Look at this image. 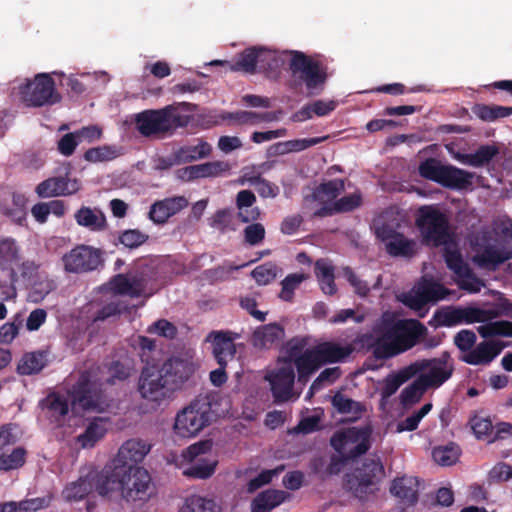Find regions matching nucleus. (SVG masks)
<instances>
[{
    "mask_svg": "<svg viewBox=\"0 0 512 512\" xmlns=\"http://www.w3.org/2000/svg\"><path fill=\"white\" fill-rule=\"evenodd\" d=\"M155 486L143 467L123 469L122 498L127 502H146L155 494Z\"/></svg>",
    "mask_w": 512,
    "mask_h": 512,
    "instance_id": "f8f14e48",
    "label": "nucleus"
},
{
    "mask_svg": "<svg viewBox=\"0 0 512 512\" xmlns=\"http://www.w3.org/2000/svg\"><path fill=\"white\" fill-rule=\"evenodd\" d=\"M413 377L419 375L429 388H439L448 381L455 370L454 361L449 352L439 357L421 359L409 364Z\"/></svg>",
    "mask_w": 512,
    "mask_h": 512,
    "instance_id": "6e6552de",
    "label": "nucleus"
},
{
    "mask_svg": "<svg viewBox=\"0 0 512 512\" xmlns=\"http://www.w3.org/2000/svg\"><path fill=\"white\" fill-rule=\"evenodd\" d=\"M107 433V421L97 417L90 421L85 430L76 437V442L83 449L92 448Z\"/></svg>",
    "mask_w": 512,
    "mask_h": 512,
    "instance_id": "c756f323",
    "label": "nucleus"
},
{
    "mask_svg": "<svg viewBox=\"0 0 512 512\" xmlns=\"http://www.w3.org/2000/svg\"><path fill=\"white\" fill-rule=\"evenodd\" d=\"M0 296L4 300L16 296L15 284L18 280L16 269H0Z\"/></svg>",
    "mask_w": 512,
    "mask_h": 512,
    "instance_id": "5fc2aeb1",
    "label": "nucleus"
},
{
    "mask_svg": "<svg viewBox=\"0 0 512 512\" xmlns=\"http://www.w3.org/2000/svg\"><path fill=\"white\" fill-rule=\"evenodd\" d=\"M290 498L291 494L287 491L268 489L253 500L251 512H271Z\"/></svg>",
    "mask_w": 512,
    "mask_h": 512,
    "instance_id": "bb28decb",
    "label": "nucleus"
},
{
    "mask_svg": "<svg viewBox=\"0 0 512 512\" xmlns=\"http://www.w3.org/2000/svg\"><path fill=\"white\" fill-rule=\"evenodd\" d=\"M499 154V149L495 145H481L474 153L464 154L461 161L464 164L473 167H483L489 164L492 159Z\"/></svg>",
    "mask_w": 512,
    "mask_h": 512,
    "instance_id": "79ce46f5",
    "label": "nucleus"
},
{
    "mask_svg": "<svg viewBox=\"0 0 512 512\" xmlns=\"http://www.w3.org/2000/svg\"><path fill=\"white\" fill-rule=\"evenodd\" d=\"M27 451L23 447H17L10 454L0 455V470L10 471L21 468L26 462Z\"/></svg>",
    "mask_w": 512,
    "mask_h": 512,
    "instance_id": "864d4df0",
    "label": "nucleus"
},
{
    "mask_svg": "<svg viewBox=\"0 0 512 512\" xmlns=\"http://www.w3.org/2000/svg\"><path fill=\"white\" fill-rule=\"evenodd\" d=\"M48 352L43 350L25 353L17 365V373L24 376L42 371L48 363Z\"/></svg>",
    "mask_w": 512,
    "mask_h": 512,
    "instance_id": "f704fd0d",
    "label": "nucleus"
},
{
    "mask_svg": "<svg viewBox=\"0 0 512 512\" xmlns=\"http://www.w3.org/2000/svg\"><path fill=\"white\" fill-rule=\"evenodd\" d=\"M429 389L423 379L418 376L411 384L400 393V402L404 406L418 402L422 395Z\"/></svg>",
    "mask_w": 512,
    "mask_h": 512,
    "instance_id": "3c124183",
    "label": "nucleus"
},
{
    "mask_svg": "<svg viewBox=\"0 0 512 512\" xmlns=\"http://www.w3.org/2000/svg\"><path fill=\"white\" fill-rule=\"evenodd\" d=\"M416 225L426 245L440 247L452 241L448 216L433 205L418 209Z\"/></svg>",
    "mask_w": 512,
    "mask_h": 512,
    "instance_id": "20e7f679",
    "label": "nucleus"
},
{
    "mask_svg": "<svg viewBox=\"0 0 512 512\" xmlns=\"http://www.w3.org/2000/svg\"><path fill=\"white\" fill-rule=\"evenodd\" d=\"M259 72L268 77H276L286 63L293 76L305 84L310 94L322 90L327 80L326 69L319 61L313 60L301 51H276L266 48L260 50Z\"/></svg>",
    "mask_w": 512,
    "mask_h": 512,
    "instance_id": "f03ea898",
    "label": "nucleus"
},
{
    "mask_svg": "<svg viewBox=\"0 0 512 512\" xmlns=\"http://www.w3.org/2000/svg\"><path fill=\"white\" fill-rule=\"evenodd\" d=\"M211 151L209 143L200 141L197 145L180 147L174 152V160L177 164L189 163L209 156Z\"/></svg>",
    "mask_w": 512,
    "mask_h": 512,
    "instance_id": "4c0bfd02",
    "label": "nucleus"
},
{
    "mask_svg": "<svg viewBox=\"0 0 512 512\" xmlns=\"http://www.w3.org/2000/svg\"><path fill=\"white\" fill-rule=\"evenodd\" d=\"M419 486L420 481L417 477L405 475L397 477L391 482L389 492L397 499L399 507L404 510L418 502Z\"/></svg>",
    "mask_w": 512,
    "mask_h": 512,
    "instance_id": "f3484780",
    "label": "nucleus"
},
{
    "mask_svg": "<svg viewBox=\"0 0 512 512\" xmlns=\"http://www.w3.org/2000/svg\"><path fill=\"white\" fill-rule=\"evenodd\" d=\"M74 218L79 226L91 232H103L108 227L106 216L99 208L82 206L75 212Z\"/></svg>",
    "mask_w": 512,
    "mask_h": 512,
    "instance_id": "393cba45",
    "label": "nucleus"
},
{
    "mask_svg": "<svg viewBox=\"0 0 512 512\" xmlns=\"http://www.w3.org/2000/svg\"><path fill=\"white\" fill-rule=\"evenodd\" d=\"M443 246V257L447 267L453 271L456 276L463 271H467L469 266L464 262L460 251L457 248H452L449 244Z\"/></svg>",
    "mask_w": 512,
    "mask_h": 512,
    "instance_id": "6e6d98bb",
    "label": "nucleus"
},
{
    "mask_svg": "<svg viewBox=\"0 0 512 512\" xmlns=\"http://www.w3.org/2000/svg\"><path fill=\"white\" fill-rule=\"evenodd\" d=\"M385 249L392 257L411 258L416 254L417 243L415 240L408 239L400 233L396 235V238L386 244Z\"/></svg>",
    "mask_w": 512,
    "mask_h": 512,
    "instance_id": "ea45409f",
    "label": "nucleus"
},
{
    "mask_svg": "<svg viewBox=\"0 0 512 512\" xmlns=\"http://www.w3.org/2000/svg\"><path fill=\"white\" fill-rule=\"evenodd\" d=\"M285 336L284 328L277 323H270L254 331L252 341L258 348L269 349Z\"/></svg>",
    "mask_w": 512,
    "mask_h": 512,
    "instance_id": "c85d7f7f",
    "label": "nucleus"
},
{
    "mask_svg": "<svg viewBox=\"0 0 512 512\" xmlns=\"http://www.w3.org/2000/svg\"><path fill=\"white\" fill-rule=\"evenodd\" d=\"M460 454V447L453 442L444 446L435 447L432 451L434 461L441 466H451L455 464Z\"/></svg>",
    "mask_w": 512,
    "mask_h": 512,
    "instance_id": "09e8293b",
    "label": "nucleus"
},
{
    "mask_svg": "<svg viewBox=\"0 0 512 512\" xmlns=\"http://www.w3.org/2000/svg\"><path fill=\"white\" fill-rule=\"evenodd\" d=\"M427 327L417 319H397L384 323L382 335L365 333L358 337L377 360H385L411 350L427 337Z\"/></svg>",
    "mask_w": 512,
    "mask_h": 512,
    "instance_id": "f257e3e1",
    "label": "nucleus"
},
{
    "mask_svg": "<svg viewBox=\"0 0 512 512\" xmlns=\"http://www.w3.org/2000/svg\"><path fill=\"white\" fill-rule=\"evenodd\" d=\"M93 488V472H90L86 476H81L76 481L68 483L62 491V497L68 502H78L83 500Z\"/></svg>",
    "mask_w": 512,
    "mask_h": 512,
    "instance_id": "2f4dec72",
    "label": "nucleus"
},
{
    "mask_svg": "<svg viewBox=\"0 0 512 512\" xmlns=\"http://www.w3.org/2000/svg\"><path fill=\"white\" fill-rule=\"evenodd\" d=\"M261 47L247 48L239 54V58L235 63L229 61L215 60L211 65H228L231 71H242L248 74H254L259 71V60Z\"/></svg>",
    "mask_w": 512,
    "mask_h": 512,
    "instance_id": "a878e982",
    "label": "nucleus"
},
{
    "mask_svg": "<svg viewBox=\"0 0 512 512\" xmlns=\"http://www.w3.org/2000/svg\"><path fill=\"white\" fill-rule=\"evenodd\" d=\"M216 466L217 461H207L201 458L186 468L183 474L190 478L207 479L214 474Z\"/></svg>",
    "mask_w": 512,
    "mask_h": 512,
    "instance_id": "603ef678",
    "label": "nucleus"
},
{
    "mask_svg": "<svg viewBox=\"0 0 512 512\" xmlns=\"http://www.w3.org/2000/svg\"><path fill=\"white\" fill-rule=\"evenodd\" d=\"M313 350L321 365L340 362L348 357L352 352V349L349 346H341L334 342L320 343L313 347Z\"/></svg>",
    "mask_w": 512,
    "mask_h": 512,
    "instance_id": "7c9ffc66",
    "label": "nucleus"
},
{
    "mask_svg": "<svg viewBox=\"0 0 512 512\" xmlns=\"http://www.w3.org/2000/svg\"><path fill=\"white\" fill-rule=\"evenodd\" d=\"M172 392L189 384L198 368L189 352L172 355L159 367Z\"/></svg>",
    "mask_w": 512,
    "mask_h": 512,
    "instance_id": "9b49d317",
    "label": "nucleus"
},
{
    "mask_svg": "<svg viewBox=\"0 0 512 512\" xmlns=\"http://www.w3.org/2000/svg\"><path fill=\"white\" fill-rule=\"evenodd\" d=\"M457 278L459 288L470 293H478L484 286L483 281L473 273L470 267L467 268V271H463L457 275Z\"/></svg>",
    "mask_w": 512,
    "mask_h": 512,
    "instance_id": "e2e57ef3",
    "label": "nucleus"
},
{
    "mask_svg": "<svg viewBox=\"0 0 512 512\" xmlns=\"http://www.w3.org/2000/svg\"><path fill=\"white\" fill-rule=\"evenodd\" d=\"M22 261L21 248L12 237H0V269H16Z\"/></svg>",
    "mask_w": 512,
    "mask_h": 512,
    "instance_id": "cd10ccee",
    "label": "nucleus"
},
{
    "mask_svg": "<svg viewBox=\"0 0 512 512\" xmlns=\"http://www.w3.org/2000/svg\"><path fill=\"white\" fill-rule=\"evenodd\" d=\"M211 419L210 400L206 396H199L177 413L174 431L183 438L195 437L210 424Z\"/></svg>",
    "mask_w": 512,
    "mask_h": 512,
    "instance_id": "39448f33",
    "label": "nucleus"
},
{
    "mask_svg": "<svg viewBox=\"0 0 512 512\" xmlns=\"http://www.w3.org/2000/svg\"><path fill=\"white\" fill-rule=\"evenodd\" d=\"M132 366L128 361L115 360L108 366L109 384H115L117 381H125L131 375Z\"/></svg>",
    "mask_w": 512,
    "mask_h": 512,
    "instance_id": "680f3d73",
    "label": "nucleus"
},
{
    "mask_svg": "<svg viewBox=\"0 0 512 512\" xmlns=\"http://www.w3.org/2000/svg\"><path fill=\"white\" fill-rule=\"evenodd\" d=\"M187 206L188 201L184 196L165 198L151 205L149 218L156 224H163Z\"/></svg>",
    "mask_w": 512,
    "mask_h": 512,
    "instance_id": "5701e85b",
    "label": "nucleus"
},
{
    "mask_svg": "<svg viewBox=\"0 0 512 512\" xmlns=\"http://www.w3.org/2000/svg\"><path fill=\"white\" fill-rule=\"evenodd\" d=\"M463 323H484L489 320H493V316L497 314L488 312V309H482L478 307H462Z\"/></svg>",
    "mask_w": 512,
    "mask_h": 512,
    "instance_id": "0e129e2a",
    "label": "nucleus"
},
{
    "mask_svg": "<svg viewBox=\"0 0 512 512\" xmlns=\"http://www.w3.org/2000/svg\"><path fill=\"white\" fill-rule=\"evenodd\" d=\"M149 236L138 229H127L118 236V243L129 249H136L147 242Z\"/></svg>",
    "mask_w": 512,
    "mask_h": 512,
    "instance_id": "052dcab7",
    "label": "nucleus"
},
{
    "mask_svg": "<svg viewBox=\"0 0 512 512\" xmlns=\"http://www.w3.org/2000/svg\"><path fill=\"white\" fill-rule=\"evenodd\" d=\"M385 468L380 458H366L343 477V489L360 502H367L380 491Z\"/></svg>",
    "mask_w": 512,
    "mask_h": 512,
    "instance_id": "7ed1b4c3",
    "label": "nucleus"
},
{
    "mask_svg": "<svg viewBox=\"0 0 512 512\" xmlns=\"http://www.w3.org/2000/svg\"><path fill=\"white\" fill-rule=\"evenodd\" d=\"M61 261L67 273H88L96 270L101 264V251L92 246L80 244L66 252Z\"/></svg>",
    "mask_w": 512,
    "mask_h": 512,
    "instance_id": "4468645a",
    "label": "nucleus"
},
{
    "mask_svg": "<svg viewBox=\"0 0 512 512\" xmlns=\"http://www.w3.org/2000/svg\"><path fill=\"white\" fill-rule=\"evenodd\" d=\"M122 154L121 148L117 145L104 144L87 149L83 154V159L88 163L109 162Z\"/></svg>",
    "mask_w": 512,
    "mask_h": 512,
    "instance_id": "a19ab883",
    "label": "nucleus"
},
{
    "mask_svg": "<svg viewBox=\"0 0 512 512\" xmlns=\"http://www.w3.org/2000/svg\"><path fill=\"white\" fill-rule=\"evenodd\" d=\"M76 180L71 181L66 177H50L40 182L35 189L40 198H51L57 196H67L78 191Z\"/></svg>",
    "mask_w": 512,
    "mask_h": 512,
    "instance_id": "4be33fe9",
    "label": "nucleus"
},
{
    "mask_svg": "<svg viewBox=\"0 0 512 512\" xmlns=\"http://www.w3.org/2000/svg\"><path fill=\"white\" fill-rule=\"evenodd\" d=\"M211 336H213V355L217 363L219 366L227 365L228 360L233 359L236 353L232 338L224 332H214Z\"/></svg>",
    "mask_w": 512,
    "mask_h": 512,
    "instance_id": "473e14b6",
    "label": "nucleus"
},
{
    "mask_svg": "<svg viewBox=\"0 0 512 512\" xmlns=\"http://www.w3.org/2000/svg\"><path fill=\"white\" fill-rule=\"evenodd\" d=\"M416 287L421 292L427 303H435L443 300L449 294V290L443 284L432 278L428 279L423 277Z\"/></svg>",
    "mask_w": 512,
    "mask_h": 512,
    "instance_id": "37998d69",
    "label": "nucleus"
},
{
    "mask_svg": "<svg viewBox=\"0 0 512 512\" xmlns=\"http://www.w3.org/2000/svg\"><path fill=\"white\" fill-rule=\"evenodd\" d=\"M55 288L56 284L51 279L38 280L34 282L29 297L33 302H40Z\"/></svg>",
    "mask_w": 512,
    "mask_h": 512,
    "instance_id": "774afa93",
    "label": "nucleus"
},
{
    "mask_svg": "<svg viewBox=\"0 0 512 512\" xmlns=\"http://www.w3.org/2000/svg\"><path fill=\"white\" fill-rule=\"evenodd\" d=\"M270 384L274 402L284 403L291 399L295 381V371L291 362L284 361V364L272 370L265 376Z\"/></svg>",
    "mask_w": 512,
    "mask_h": 512,
    "instance_id": "2eb2a0df",
    "label": "nucleus"
},
{
    "mask_svg": "<svg viewBox=\"0 0 512 512\" xmlns=\"http://www.w3.org/2000/svg\"><path fill=\"white\" fill-rule=\"evenodd\" d=\"M149 451L150 447L142 440H127L119 448L114 464L118 467H123V469L138 467L137 464L144 459Z\"/></svg>",
    "mask_w": 512,
    "mask_h": 512,
    "instance_id": "aec40b11",
    "label": "nucleus"
},
{
    "mask_svg": "<svg viewBox=\"0 0 512 512\" xmlns=\"http://www.w3.org/2000/svg\"><path fill=\"white\" fill-rule=\"evenodd\" d=\"M72 410L103 412L109 407V399L103 384L91 380L86 373L81 374L77 383L70 391Z\"/></svg>",
    "mask_w": 512,
    "mask_h": 512,
    "instance_id": "423d86ee",
    "label": "nucleus"
},
{
    "mask_svg": "<svg viewBox=\"0 0 512 512\" xmlns=\"http://www.w3.org/2000/svg\"><path fill=\"white\" fill-rule=\"evenodd\" d=\"M251 274L259 285H267L276 279L277 266L267 262L254 268Z\"/></svg>",
    "mask_w": 512,
    "mask_h": 512,
    "instance_id": "338daca9",
    "label": "nucleus"
},
{
    "mask_svg": "<svg viewBox=\"0 0 512 512\" xmlns=\"http://www.w3.org/2000/svg\"><path fill=\"white\" fill-rule=\"evenodd\" d=\"M166 111L164 107L158 110H145L138 113L135 117V124L140 134L145 137L168 135L169 126Z\"/></svg>",
    "mask_w": 512,
    "mask_h": 512,
    "instance_id": "dca6fc26",
    "label": "nucleus"
},
{
    "mask_svg": "<svg viewBox=\"0 0 512 512\" xmlns=\"http://www.w3.org/2000/svg\"><path fill=\"white\" fill-rule=\"evenodd\" d=\"M19 93L22 101L31 107L54 105L61 100L55 82L48 73H39L33 80H28L20 86Z\"/></svg>",
    "mask_w": 512,
    "mask_h": 512,
    "instance_id": "9d476101",
    "label": "nucleus"
},
{
    "mask_svg": "<svg viewBox=\"0 0 512 512\" xmlns=\"http://www.w3.org/2000/svg\"><path fill=\"white\" fill-rule=\"evenodd\" d=\"M342 274L348 283L352 286L354 293L361 298L367 297L371 289H378L381 285L380 275L377 277L376 282L370 286L366 280L361 279L349 266L342 268Z\"/></svg>",
    "mask_w": 512,
    "mask_h": 512,
    "instance_id": "c03bdc74",
    "label": "nucleus"
},
{
    "mask_svg": "<svg viewBox=\"0 0 512 512\" xmlns=\"http://www.w3.org/2000/svg\"><path fill=\"white\" fill-rule=\"evenodd\" d=\"M179 512H220L214 500L199 495L188 497Z\"/></svg>",
    "mask_w": 512,
    "mask_h": 512,
    "instance_id": "8fccbe9b",
    "label": "nucleus"
},
{
    "mask_svg": "<svg viewBox=\"0 0 512 512\" xmlns=\"http://www.w3.org/2000/svg\"><path fill=\"white\" fill-rule=\"evenodd\" d=\"M345 189L343 179H333L320 184L313 192L312 199L318 202L336 199Z\"/></svg>",
    "mask_w": 512,
    "mask_h": 512,
    "instance_id": "49530a36",
    "label": "nucleus"
},
{
    "mask_svg": "<svg viewBox=\"0 0 512 512\" xmlns=\"http://www.w3.org/2000/svg\"><path fill=\"white\" fill-rule=\"evenodd\" d=\"M327 137H313V138H304V139H295L289 140L286 142L278 143V147L283 148L281 153H289V152H299L303 151L307 148L315 146L317 144L325 141Z\"/></svg>",
    "mask_w": 512,
    "mask_h": 512,
    "instance_id": "bf43d9fd",
    "label": "nucleus"
},
{
    "mask_svg": "<svg viewBox=\"0 0 512 512\" xmlns=\"http://www.w3.org/2000/svg\"><path fill=\"white\" fill-rule=\"evenodd\" d=\"M477 332L484 339L493 337H512V322L508 320L487 321L477 327Z\"/></svg>",
    "mask_w": 512,
    "mask_h": 512,
    "instance_id": "a18cd8bd",
    "label": "nucleus"
},
{
    "mask_svg": "<svg viewBox=\"0 0 512 512\" xmlns=\"http://www.w3.org/2000/svg\"><path fill=\"white\" fill-rule=\"evenodd\" d=\"M473 112L479 119L487 122H493L497 119L509 117L512 115V107H505L494 104H477L475 105Z\"/></svg>",
    "mask_w": 512,
    "mask_h": 512,
    "instance_id": "de8ad7c7",
    "label": "nucleus"
},
{
    "mask_svg": "<svg viewBox=\"0 0 512 512\" xmlns=\"http://www.w3.org/2000/svg\"><path fill=\"white\" fill-rule=\"evenodd\" d=\"M27 199L23 194L13 192L10 201H0V213L10 218L13 222L21 224L26 218Z\"/></svg>",
    "mask_w": 512,
    "mask_h": 512,
    "instance_id": "c9c22d12",
    "label": "nucleus"
},
{
    "mask_svg": "<svg viewBox=\"0 0 512 512\" xmlns=\"http://www.w3.org/2000/svg\"><path fill=\"white\" fill-rule=\"evenodd\" d=\"M505 348V345L500 341L485 340L460 356V360L466 364L473 366H486L489 365Z\"/></svg>",
    "mask_w": 512,
    "mask_h": 512,
    "instance_id": "6ab92c4d",
    "label": "nucleus"
},
{
    "mask_svg": "<svg viewBox=\"0 0 512 512\" xmlns=\"http://www.w3.org/2000/svg\"><path fill=\"white\" fill-rule=\"evenodd\" d=\"M229 169V164L224 161L206 162L181 169L180 177L185 181H192L198 178L217 177Z\"/></svg>",
    "mask_w": 512,
    "mask_h": 512,
    "instance_id": "b1692460",
    "label": "nucleus"
},
{
    "mask_svg": "<svg viewBox=\"0 0 512 512\" xmlns=\"http://www.w3.org/2000/svg\"><path fill=\"white\" fill-rule=\"evenodd\" d=\"M476 254L473 257L474 263L480 268L495 271L500 265L512 258V249L493 244H477Z\"/></svg>",
    "mask_w": 512,
    "mask_h": 512,
    "instance_id": "a211bd4d",
    "label": "nucleus"
},
{
    "mask_svg": "<svg viewBox=\"0 0 512 512\" xmlns=\"http://www.w3.org/2000/svg\"><path fill=\"white\" fill-rule=\"evenodd\" d=\"M306 278L307 276L303 273L287 275L281 282L282 289L279 297L286 302H291L294 297V291Z\"/></svg>",
    "mask_w": 512,
    "mask_h": 512,
    "instance_id": "4d7b16f0",
    "label": "nucleus"
},
{
    "mask_svg": "<svg viewBox=\"0 0 512 512\" xmlns=\"http://www.w3.org/2000/svg\"><path fill=\"white\" fill-rule=\"evenodd\" d=\"M413 378L410 366L407 365L400 369L397 373L389 374L383 382V386L380 391L381 400L386 401L392 395H394L401 385Z\"/></svg>",
    "mask_w": 512,
    "mask_h": 512,
    "instance_id": "58836bf2",
    "label": "nucleus"
},
{
    "mask_svg": "<svg viewBox=\"0 0 512 512\" xmlns=\"http://www.w3.org/2000/svg\"><path fill=\"white\" fill-rule=\"evenodd\" d=\"M292 362L297 369L298 382L302 385H305L311 375L322 366L313 348L305 350L301 356L296 357Z\"/></svg>",
    "mask_w": 512,
    "mask_h": 512,
    "instance_id": "72a5a7b5",
    "label": "nucleus"
},
{
    "mask_svg": "<svg viewBox=\"0 0 512 512\" xmlns=\"http://www.w3.org/2000/svg\"><path fill=\"white\" fill-rule=\"evenodd\" d=\"M331 404L338 413L351 415L352 420L360 419L366 411V407L362 402L355 401L340 391L333 395Z\"/></svg>",
    "mask_w": 512,
    "mask_h": 512,
    "instance_id": "e433bc0d",
    "label": "nucleus"
},
{
    "mask_svg": "<svg viewBox=\"0 0 512 512\" xmlns=\"http://www.w3.org/2000/svg\"><path fill=\"white\" fill-rule=\"evenodd\" d=\"M421 177L450 189H467L472 186L474 174L463 169L442 165L435 158H427L418 167Z\"/></svg>",
    "mask_w": 512,
    "mask_h": 512,
    "instance_id": "0eeeda50",
    "label": "nucleus"
},
{
    "mask_svg": "<svg viewBox=\"0 0 512 512\" xmlns=\"http://www.w3.org/2000/svg\"><path fill=\"white\" fill-rule=\"evenodd\" d=\"M162 375L156 364L142 367L137 383V391L142 399L160 404L170 396L172 390L169 385H166V380Z\"/></svg>",
    "mask_w": 512,
    "mask_h": 512,
    "instance_id": "ddd939ff",
    "label": "nucleus"
},
{
    "mask_svg": "<svg viewBox=\"0 0 512 512\" xmlns=\"http://www.w3.org/2000/svg\"><path fill=\"white\" fill-rule=\"evenodd\" d=\"M370 438V427H349L336 431L330 439V445L339 455L354 460L370 449Z\"/></svg>",
    "mask_w": 512,
    "mask_h": 512,
    "instance_id": "1a4fd4ad",
    "label": "nucleus"
},
{
    "mask_svg": "<svg viewBox=\"0 0 512 512\" xmlns=\"http://www.w3.org/2000/svg\"><path fill=\"white\" fill-rule=\"evenodd\" d=\"M474 435L477 439H490L494 432V427L488 417L474 415L469 421Z\"/></svg>",
    "mask_w": 512,
    "mask_h": 512,
    "instance_id": "69168bd1",
    "label": "nucleus"
},
{
    "mask_svg": "<svg viewBox=\"0 0 512 512\" xmlns=\"http://www.w3.org/2000/svg\"><path fill=\"white\" fill-rule=\"evenodd\" d=\"M94 488L102 497H112L118 491L122 493L123 486V467L114 464L111 470H102L99 473H93Z\"/></svg>",
    "mask_w": 512,
    "mask_h": 512,
    "instance_id": "412c9836",
    "label": "nucleus"
},
{
    "mask_svg": "<svg viewBox=\"0 0 512 512\" xmlns=\"http://www.w3.org/2000/svg\"><path fill=\"white\" fill-rule=\"evenodd\" d=\"M166 118L168 119L169 132L168 135L174 134L178 128H185L192 120L191 115L180 114L178 107L175 105H168L165 107Z\"/></svg>",
    "mask_w": 512,
    "mask_h": 512,
    "instance_id": "13d9d810",
    "label": "nucleus"
}]
</instances>
